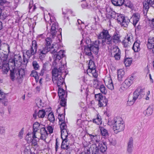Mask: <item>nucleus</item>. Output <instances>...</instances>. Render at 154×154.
I'll return each mask as SVG.
<instances>
[{
	"label": "nucleus",
	"mask_w": 154,
	"mask_h": 154,
	"mask_svg": "<svg viewBox=\"0 0 154 154\" xmlns=\"http://www.w3.org/2000/svg\"><path fill=\"white\" fill-rule=\"evenodd\" d=\"M98 40L95 41L90 45H87L84 49L85 53L90 58L93 57L91 51L97 54L99 48H103L106 44L111 43V38L108 30L103 29L98 36Z\"/></svg>",
	"instance_id": "nucleus-1"
},
{
	"label": "nucleus",
	"mask_w": 154,
	"mask_h": 154,
	"mask_svg": "<svg viewBox=\"0 0 154 154\" xmlns=\"http://www.w3.org/2000/svg\"><path fill=\"white\" fill-rule=\"evenodd\" d=\"M51 40L49 38H47L45 40V45L41 49L37 51V44L35 40L32 41V45L30 49L28 50H25V53L23 54V62L27 63L29 59L32 56H34L36 53L39 56L40 58L42 59L45 57V54L50 50L51 48L50 43Z\"/></svg>",
	"instance_id": "nucleus-2"
},
{
	"label": "nucleus",
	"mask_w": 154,
	"mask_h": 154,
	"mask_svg": "<svg viewBox=\"0 0 154 154\" xmlns=\"http://www.w3.org/2000/svg\"><path fill=\"white\" fill-rule=\"evenodd\" d=\"M52 79L54 83L57 84L59 87L58 95L59 98L66 97L67 93L65 94L64 90L60 88L64 83V78L67 73H66L65 67L63 65H61L57 69L54 68L52 71Z\"/></svg>",
	"instance_id": "nucleus-3"
},
{
	"label": "nucleus",
	"mask_w": 154,
	"mask_h": 154,
	"mask_svg": "<svg viewBox=\"0 0 154 154\" xmlns=\"http://www.w3.org/2000/svg\"><path fill=\"white\" fill-rule=\"evenodd\" d=\"M48 15L49 16L50 20L47 22V20L45 17V20L47 22V29L48 30V27H49V29L51 30L50 34L51 36L50 37H48L47 38H49L51 40V42L50 43L51 49L50 50L48 51H50L51 50L54 49L52 51L50 52L51 54H54L58 53L57 52L58 48H59L58 45L57 44L55 45V47H54V45L53 44L52 45H51V44L52 42V39L53 38L55 37L56 32H57V30L58 29V24L56 20L54 19L53 17H51L50 16V14L48 13Z\"/></svg>",
	"instance_id": "nucleus-4"
},
{
	"label": "nucleus",
	"mask_w": 154,
	"mask_h": 154,
	"mask_svg": "<svg viewBox=\"0 0 154 154\" xmlns=\"http://www.w3.org/2000/svg\"><path fill=\"white\" fill-rule=\"evenodd\" d=\"M108 123L109 125H113V130L116 134L124 130L125 125L124 121L119 117H115L111 121H109Z\"/></svg>",
	"instance_id": "nucleus-5"
},
{
	"label": "nucleus",
	"mask_w": 154,
	"mask_h": 154,
	"mask_svg": "<svg viewBox=\"0 0 154 154\" xmlns=\"http://www.w3.org/2000/svg\"><path fill=\"white\" fill-rule=\"evenodd\" d=\"M145 93L144 89H137L134 92L133 96H129L127 104L129 106L132 105L137 98L140 99L142 98Z\"/></svg>",
	"instance_id": "nucleus-6"
},
{
	"label": "nucleus",
	"mask_w": 154,
	"mask_h": 154,
	"mask_svg": "<svg viewBox=\"0 0 154 154\" xmlns=\"http://www.w3.org/2000/svg\"><path fill=\"white\" fill-rule=\"evenodd\" d=\"M10 71V78L12 81L15 79H21L25 74L24 70L23 69H16L14 68Z\"/></svg>",
	"instance_id": "nucleus-7"
},
{
	"label": "nucleus",
	"mask_w": 154,
	"mask_h": 154,
	"mask_svg": "<svg viewBox=\"0 0 154 154\" xmlns=\"http://www.w3.org/2000/svg\"><path fill=\"white\" fill-rule=\"evenodd\" d=\"M117 20L119 23L124 27H127L129 23V20L127 17L122 14H118L116 17Z\"/></svg>",
	"instance_id": "nucleus-8"
},
{
	"label": "nucleus",
	"mask_w": 154,
	"mask_h": 154,
	"mask_svg": "<svg viewBox=\"0 0 154 154\" xmlns=\"http://www.w3.org/2000/svg\"><path fill=\"white\" fill-rule=\"evenodd\" d=\"M111 56L114 57L115 60H119L121 57V51L117 46L113 47L111 50Z\"/></svg>",
	"instance_id": "nucleus-9"
},
{
	"label": "nucleus",
	"mask_w": 154,
	"mask_h": 154,
	"mask_svg": "<svg viewBox=\"0 0 154 154\" xmlns=\"http://www.w3.org/2000/svg\"><path fill=\"white\" fill-rule=\"evenodd\" d=\"M107 149L105 143H102L101 142L96 146L95 154H97L100 151L101 152H104Z\"/></svg>",
	"instance_id": "nucleus-10"
},
{
	"label": "nucleus",
	"mask_w": 154,
	"mask_h": 154,
	"mask_svg": "<svg viewBox=\"0 0 154 154\" xmlns=\"http://www.w3.org/2000/svg\"><path fill=\"white\" fill-rule=\"evenodd\" d=\"M133 140L132 137H131L127 142V152L129 154H131L133 150Z\"/></svg>",
	"instance_id": "nucleus-11"
},
{
	"label": "nucleus",
	"mask_w": 154,
	"mask_h": 154,
	"mask_svg": "<svg viewBox=\"0 0 154 154\" xmlns=\"http://www.w3.org/2000/svg\"><path fill=\"white\" fill-rule=\"evenodd\" d=\"M109 35L111 38V43L110 44H108V45H110V44H111L112 42L115 44H117L121 42L120 38L121 36L118 33L116 32H114L112 37L109 34Z\"/></svg>",
	"instance_id": "nucleus-12"
},
{
	"label": "nucleus",
	"mask_w": 154,
	"mask_h": 154,
	"mask_svg": "<svg viewBox=\"0 0 154 154\" xmlns=\"http://www.w3.org/2000/svg\"><path fill=\"white\" fill-rule=\"evenodd\" d=\"M65 51L62 50H60L58 53L54 54V62L56 63L57 61H59L64 56Z\"/></svg>",
	"instance_id": "nucleus-13"
},
{
	"label": "nucleus",
	"mask_w": 154,
	"mask_h": 154,
	"mask_svg": "<svg viewBox=\"0 0 154 154\" xmlns=\"http://www.w3.org/2000/svg\"><path fill=\"white\" fill-rule=\"evenodd\" d=\"M91 138V142L92 144H94L96 146L101 141H100V137L99 136L93 135L90 134Z\"/></svg>",
	"instance_id": "nucleus-14"
},
{
	"label": "nucleus",
	"mask_w": 154,
	"mask_h": 154,
	"mask_svg": "<svg viewBox=\"0 0 154 154\" xmlns=\"http://www.w3.org/2000/svg\"><path fill=\"white\" fill-rule=\"evenodd\" d=\"M106 85L109 89L112 90L114 89L113 82L110 77H108L104 81Z\"/></svg>",
	"instance_id": "nucleus-15"
},
{
	"label": "nucleus",
	"mask_w": 154,
	"mask_h": 154,
	"mask_svg": "<svg viewBox=\"0 0 154 154\" xmlns=\"http://www.w3.org/2000/svg\"><path fill=\"white\" fill-rule=\"evenodd\" d=\"M46 115V112L44 109L40 110L38 112L36 113L35 112L33 115V117L36 119L37 116L39 118H43Z\"/></svg>",
	"instance_id": "nucleus-16"
},
{
	"label": "nucleus",
	"mask_w": 154,
	"mask_h": 154,
	"mask_svg": "<svg viewBox=\"0 0 154 154\" xmlns=\"http://www.w3.org/2000/svg\"><path fill=\"white\" fill-rule=\"evenodd\" d=\"M40 134H41L40 139L42 140H45L48 136V134L45 128L43 127L41 128Z\"/></svg>",
	"instance_id": "nucleus-17"
},
{
	"label": "nucleus",
	"mask_w": 154,
	"mask_h": 154,
	"mask_svg": "<svg viewBox=\"0 0 154 154\" xmlns=\"http://www.w3.org/2000/svg\"><path fill=\"white\" fill-rule=\"evenodd\" d=\"M132 40V36L131 35H127L123 40L122 42L123 44L125 47H127L128 45V43L130 42H131Z\"/></svg>",
	"instance_id": "nucleus-18"
},
{
	"label": "nucleus",
	"mask_w": 154,
	"mask_h": 154,
	"mask_svg": "<svg viewBox=\"0 0 154 154\" xmlns=\"http://www.w3.org/2000/svg\"><path fill=\"white\" fill-rule=\"evenodd\" d=\"M140 17V15L138 13L134 14L132 15V18L133 19V24L134 26H135L136 24L139 21Z\"/></svg>",
	"instance_id": "nucleus-19"
},
{
	"label": "nucleus",
	"mask_w": 154,
	"mask_h": 154,
	"mask_svg": "<svg viewBox=\"0 0 154 154\" xmlns=\"http://www.w3.org/2000/svg\"><path fill=\"white\" fill-rule=\"evenodd\" d=\"M61 147L62 149L67 150L69 148V142L68 139L62 140Z\"/></svg>",
	"instance_id": "nucleus-20"
},
{
	"label": "nucleus",
	"mask_w": 154,
	"mask_h": 154,
	"mask_svg": "<svg viewBox=\"0 0 154 154\" xmlns=\"http://www.w3.org/2000/svg\"><path fill=\"white\" fill-rule=\"evenodd\" d=\"M39 124L37 122H35L33 125V132L32 133V135H33V137H35V135H37L36 132L38 130L39 128Z\"/></svg>",
	"instance_id": "nucleus-21"
},
{
	"label": "nucleus",
	"mask_w": 154,
	"mask_h": 154,
	"mask_svg": "<svg viewBox=\"0 0 154 154\" xmlns=\"http://www.w3.org/2000/svg\"><path fill=\"white\" fill-rule=\"evenodd\" d=\"M140 42L139 41H137L134 42L132 49L135 52H138L140 50Z\"/></svg>",
	"instance_id": "nucleus-22"
},
{
	"label": "nucleus",
	"mask_w": 154,
	"mask_h": 154,
	"mask_svg": "<svg viewBox=\"0 0 154 154\" xmlns=\"http://www.w3.org/2000/svg\"><path fill=\"white\" fill-rule=\"evenodd\" d=\"M125 72L123 69H121L117 71L118 79L119 81L122 80L125 76Z\"/></svg>",
	"instance_id": "nucleus-23"
},
{
	"label": "nucleus",
	"mask_w": 154,
	"mask_h": 154,
	"mask_svg": "<svg viewBox=\"0 0 154 154\" xmlns=\"http://www.w3.org/2000/svg\"><path fill=\"white\" fill-rule=\"evenodd\" d=\"M99 128L101 135L104 137V138H107L109 136L108 131L103 127H100Z\"/></svg>",
	"instance_id": "nucleus-24"
},
{
	"label": "nucleus",
	"mask_w": 154,
	"mask_h": 154,
	"mask_svg": "<svg viewBox=\"0 0 154 154\" xmlns=\"http://www.w3.org/2000/svg\"><path fill=\"white\" fill-rule=\"evenodd\" d=\"M108 102L107 99L105 97H103L98 102V105L99 107L105 106L107 105Z\"/></svg>",
	"instance_id": "nucleus-25"
},
{
	"label": "nucleus",
	"mask_w": 154,
	"mask_h": 154,
	"mask_svg": "<svg viewBox=\"0 0 154 154\" xmlns=\"http://www.w3.org/2000/svg\"><path fill=\"white\" fill-rule=\"evenodd\" d=\"M85 0H83V3L81 5L82 7L83 8H90L91 7H92L91 5L90 2L89 0H86L85 2H84Z\"/></svg>",
	"instance_id": "nucleus-26"
},
{
	"label": "nucleus",
	"mask_w": 154,
	"mask_h": 154,
	"mask_svg": "<svg viewBox=\"0 0 154 154\" xmlns=\"http://www.w3.org/2000/svg\"><path fill=\"white\" fill-rule=\"evenodd\" d=\"M62 13L64 15H66L67 19L69 20V17L70 14L72 15V16H75V13L72 12L71 10L69 9L66 10L65 11H64L62 9Z\"/></svg>",
	"instance_id": "nucleus-27"
},
{
	"label": "nucleus",
	"mask_w": 154,
	"mask_h": 154,
	"mask_svg": "<svg viewBox=\"0 0 154 154\" xmlns=\"http://www.w3.org/2000/svg\"><path fill=\"white\" fill-rule=\"evenodd\" d=\"M125 0H112L113 5L116 6H121L124 4Z\"/></svg>",
	"instance_id": "nucleus-28"
},
{
	"label": "nucleus",
	"mask_w": 154,
	"mask_h": 154,
	"mask_svg": "<svg viewBox=\"0 0 154 154\" xmlns=\"http://www.w3.org/2000/svg\"><path fill=\"white\" fill-rule=\"evenodd\" d=\"M5 55L3 52L1 53L0 52V69L2 66L5 64Z\"/></svg>",
	"instance_id": "nucleus-29"
},
{
	"label": "nucleus",
	"mask_w": 154,
	"mask_h": 154,
	"mask_svg": "<svg viewBox=\"0 0 154 154\" xmlns=\"http://www.w3.org/2000/svg\"><path fill=\"white\" fill-rule=\"evenodd\" d=\"M61 137L62 140L68 139L67 137L68 135V133L67 130H64L61 131Z\"/></svg>",
	"instance_id": "nucleus-30"
},
{
	"label": "nucleus",
	"mask_w": 154,
	"mask_h": 154,
	"mask_svg": "<svg viewBox=\"0 0 154 154\" xmlns=\"http://www.w3.org/2000/svg\"><path fill=\"white\" fill-rule=\"evenodd\" d=\"M32 135V137L33 138V139H32L31 138L30 140H32V145L34 146H36L38 144V141L40 140V138H39V137H38L37 135H35V137H33V135Z\"/></svg>",
	"instance_id": "nucleus-31"
},
{
	"label": "nucleus",
	"mask_w": 154,
	"mask_h": 154,
	"mask_svg": "<svg viewBox=\"0 0 154 154\" xmlns=\"http://www.w3.org/2000/svg\"><path fill=\"white\" fill-rule=\"evenodd\" d=\"M129 80V79H126L122 84V86L125 89L128 88L132 83L131 81H130Z\"/></svg>",
	"instance_id": "nucleus-32"
},
{
	"label": "nucleus",
	"mask_w": 154,
	"mask_h": 154,
	"mask_svg": "<svg viewBox=\"0 0 154 154\" xmlns=\"http://www.w3.org/2000/svg\"><path fill=\"white\" fill-rule=\"evenodd\" d=\"M132 59L130 58H127L125 59L124 63L126 66H129L132 63Z\"/></svg>",
	"instance_id": "nucleus-33"
},
{
	"label": "nucleus",
	"mask_w": 154,
	"mask_h": 154,
	"mask_svg": "<svg viewBox=\"0 0 154 154\" xmlns=\"http://www.w3.org/2000/svg\"><path fill=\"white\" fill-rule=\"evenodd\" d=\"M8 66L7 64H5L1 67V69H2V71L4 74H6L8 72Z\"/></svg>",
	"instance_id": "nucleus-34"
},
{
	"label": "nucleus",
	"mask_w": 154,
	"mask_h": 154,
	"mask_svg": "<svg viewBox=\"0 0 154 154\" xmlns=\"http://www.w3.org/2000/svg\"><path fill=\"white\" fill-rule=\"evenodd\" d=\"M22 60H16V61H12V63L13 65L17 67H18L21 66V64Z\"/></svg>",
	"instance_id": "nucleus-35"
},
{
	"label": "nucleus",
	"mask_w": 154,
	"mask_h": 154,
	"mask_svg": "<svg viewBox=\"0 0 154 154\" xmlns=\"http://www.w3.org/2000/svg\"><path fill=\"white\" fill-rule=\"evenodd\" d=\"M48 64L47 63H45L43 64L42 68L41 69L40 73V75H43L44 72L47 70V67Z\"/></svg>",
	"instance_id": "nucleus-36"
},
{
	"label": "nucleus",
	"mask_w": 154,
	"mask_h": 154,
	"mask_svg": "<svg viewBox=\"0 0 154 154\" xmlns=\"http://www.w3.org/2000/svg\"><path fill=\"white\" fill-rule=\"evenodd\" d=\"M48 120L52 122H54L55 118L54 114L52 112H50L48 114Z\"/></svg>",
	"instance_id": "nucleus-37"
},
{
	"label": "nucleus",
	"mask_w": 154,
	"mask_h": 154,
	"mask_svg": "<svg viewBox=\"0 0 154 154\" xmlns=\"http://www.w3.org/2000/svg\"><path fill=\"white\" fill-rule=\"evenodd\" d=\"M32 3L33 1H30L29 2V12H32L36 8L35 5H33L31 4H32Z\"/></svg>",
	"instance_id": "nucleus-38"
},
{
	"label": "nucleus",
	"mask_w": 154,
	"mask_h": 154,
	"mask_svg": "<svg viewBox=\"0 0 154 154\" xmlns=\"http://www.w3.org/2000/svg\"><path fill=\"white\" fill-rule=\"evenodd\" d=\"M145 112L146 115L147 116H149L152 114L153 109L151 107L149 106L145 111Z\"/></svg>",
	"instance_id": "nucleus-39"
},
{
	"label": "nucleus",
	"mask_w": 154,
	"mask_h": 154,
	"mask_svg": "<svg viewBox=\"0 0 154 154\" xmlns=\"http://www.w3.org/2000/svg\"><path fill=\"white\" fill-rule=\"evenodd\" d=\"M1 47L2 48V51H3L5 48H8V53L10 52V47L8 44L6 43H2Z\"/></svg>",
	"instance_id": "nucleus-40"
},
{
	"label": "nucleus",
	"mask_w": 154,
	"mask_h": 154,
	"mask_svg": "<svg viewBox=\"0 0 154 154\" xmlns=\"http://www.w3.org/2000/svg\"><path fill=\"white\" fill-rule=\"evenodd\" d=\"M99 89L101 92L102 93L105 94H106L107 92V91L106 87L104 85H100V87Z\"/></svg>",
	"instance_id": "nucleus-41"
},
{
	"label": "nucleus",
	"mask_w": 154,
	"mask_h": 154,
	"mask_svg": "<svg viewBox=\"0 0 154 154\" xmlns=\"http://www.w3.org/2000/svg\"><path fill=\"white\" fill-rule=\"evenodd\" d=\"M105 14L106 15H109L112 11H113V10L111 8L108 6L105 8Z\"/></svg>",
	"instance_id": "nucleus-42"
},
{
	"label": "nucleus",
	"mask_w": 154,
	"mask_h": 154,
	"mask_svg": "<svg viewBox=\"0 0 154 154\" xmlns=\"http://www.w3.org/2000/svg\"><path fill=\"white\" fill-rule=\"evenodd\" d=\"M88 67L89 69H92L95 68L94 63L91 59L89 60Z\"/></svg>",
	"instance_id": "nucleus-43"
},
{
	"label": "nucleus",
	"mask_w": 154,
	"mask_h": 154,
	"mask_svg": "<svg viewBox=\"0 0 154 154\" xmlns=\"http://www.w3.org/2000/svg\"><path fill=\"white\" fill-rule=\"evenodd\" d=\"M32 66L35 70H37L39 69V66L37 62L36 61H33L32 63Z\"/></svg>",
	"instance_id": "nucleus-44"
},
{
	"label": "nucleus",
	"mask_w": 154,
	"mask_h": 154,
	"mask_svg": "<svg viewBox=\"0 0 154 154\" xmlns=\"http://www.w3.org/2000/svg\"><path fill=\"white\" fill-rule=\"evenodd\" d=\"M150 6L149 4L147 2H145L143 4V8L144 11L146 12L148 11L149 7Z\"/></svg>",
	"instance_id": "nucleus-45"
},
{
	"label": "nucleus",
	"mask_w": 154,
	"mask_h": 154,
	"mask_svg": "<svg viewBox=\"0 0 154 154\" xmlns=\"http://www.w3.org/2000/svg\"><path fill=\"white\" fill-rule=\"evenodd\" d=\"M58 118L59 121V123L60 122H64L65 121L64 115L62 114L58 115Z\"/></svg>",
	"instance_id": "nucleus-46"
},
{
	"label": "nucleus",
	"mask_w": 154,
	"mask_h": 154,
	"mask_svg": "<svg viewBox=\"0 0 154 154\" xmlns=\"http://www.w3.org/2000/svg\"><path fill=\"white\" fill-rule=\"evenodd\" d=\"M59 124L60 125V128L61 131L63 130L64 129H67V126L64 122H60Z\"/></svg>",
	"instance_id": "nucleus-47"
},
{
	"label": "nucleus",
	"mask_w": 154,
	"mask_h": 154,
	"mask_svg": "<svg viewBox=\"0 0 154 154\" xmlns=\"http://www.w3.org/2000/svg\"><path fill=\"white\" fill-rule=\"evenodd\" d=\"M66 97H63L62 98H60L61 100L60 102V105L63 106H64L66 104V102L65 98Z\"/></svg>",
	"instance_id": "nucleus-48"
},
{
	"label": "nucleus",
	"mask_w": 154,
	"mask_h": 154,
	"mask_svg": "<svg viewBox=\"0 0 154 154\" xmlns=\"http://www.w3.org/2000/svg\"><path fill=\"white\" fill-rule=\"evenodd\" d=\"M5 97L3 98H0V100L1 101L2 104H3L5 106H6L7 105L8 103V100L7 99H5V96L4 94Z\"/></svg>",
	"instance_id": "nucleus-49"
},
{
	"label": "nucleus",
	"mask_w": 154,
	"mask_h": 154,
	"mask_svg": "<svg viewBox=\"0 0 154 154\" xmlns=\"http://www.w3.org/2000/svg\"><path fill=\"white\" fill-rule=\"evenodd\" d=\"M126 7H128L129 8H132L133 7V5L131 2L129 1L127 2H125L123 4Z\"/></svg>",
	"instance_id": "nucleus-50"
},
{
	"label": "nucleus",
	"mask_w": 154,
	"mask_h": 154,
	"mask_svg": "<svg viewBox=\"0 0 154 154\" xmlns=\"http://www.w3.org/2000/svg\"><path fill=\"white\" fill-rule=\"evenodd\" d=\"M37 75V72L35 70H33L32 71L31 73L30 74V76L35 77L36 81H37V80L38 79H37L36 78Z\"/></svg>",
	"instance_id": "nucleus-51"
},
{
	"label": "nucleus",
	"mask_w": 154,
	"mask_h": 154,
	"mask_svg": "<svg viewBox=\"0 0 154 154\" xmlns=\"http://www.w3.org/2000/svg\"><path fill=\"white\" fill-rule=\"evenodd\" d=\"M95 97L96 100L98 101L100 100V99L102 98H103V97L102 94L100 93L95 94Z\"/></svg>",
	"instance_id": "nucleus-52"
},
{
	"label": "nucleus",
	"mask_w": 154,
	"mask_h": 154,
	"mask_svg": "<svg viewBox=\"0 0 154 154\" xmlns=\"http://www.w3.org/2000/svg\"><path fill=\"white\" fill-rule=\"evenodd\" d=\"M36 104L39 107L44 106V103H42V101L41 99H38Z\"/></svg>",
	"instance_id": "nucleus-53"
},
{
	"label": "nucleus",
	"mask_w": 154,
	"mask_h": 154,
	"mask_svg": "<svg viewBox=\"0 0 154 154\" xmlns=\"http://www.w3.org/2000/svg\"><path fill=\"white\" fill-rule=\"evenodd\" d=\"M118 14L116 13L115 11H113L109 16L111 18L115 19L116 18Z\"/></svg>",
	"instance_id": "nucleus-54"
},
{
	"label": "nucleus",
	"mask_w": 154,
	"mask_h": 154,
	"mask_svg": "<svg viewBox=\"0 0 154 154\" xmlns=\"http://www.w3.org/2000/svg\"><path fill=\"white\" fill-rule=\"evenodd\" d=\"M17 60H22V58L21 56L19 54L15 55L14 56V59L12 60V61Z\"/></svg>",
	"instance_id": "nucleus-55"
},
{
	"label": "nucleus",
	"mask_w": 154,
	"mask_h": 154,
	"mask_svg": "<svg viewBox=\"0 0 154 154\" xmlns=\"http://www.w3.org/2000/svg\"><path fill=\"white\" fill-rule=\"evenodd\" d=\"M150 94V91H148L147 92H146L145 94L144 95L143 97H142L144 99L146 100H148L149 99V95Z\"/></svg>",
	"instance_id": "nucleus-56"
},
{
	"label": "nucleus",
	"mask_w": 154,
	"mask_h": 154,
	"mask_svg": "<svg viewBox=\"0 0 154 154\" xmlns=\"http://www.w3.org/2000/svg\"><path fill=\"white\" fill-rule=\"evenodd\" d=\"M149 25L151 28H154V18L151 20H149Z\"/></svg>",
	"instance_id": "nucleus-57"
},
{
	"label": "nucleus",
	"mask_w": 154,
	"mask_h": 154,
	"mask_svg": "<svg viewBox=\"0 0 154 154\" xmlns=\"http://www.w3.org/2000/svg\"><path fill=\"white\" fill-rule=\"evenodd\" d=\"M93 122L98 125H101L102 124L101 120H96V119H93Z\"/></svg>",
	"instance_id": "nucleus-58"
},
{
	"label": "nucleus",
	"mask_w": 154,
	"mask_h": 154,
	"mask_svg": "<svg viewBox=\"0 0 154 154\" xmlns=\"http://www.w3.org/2000/svg\"><path fill=\"white\" fill-rule=\"evenodd\" d=\"M9 3L7 2L6 0H0V5H8Z\"/></svg>",
	"instance_id": "nucleus-59"
},
{
	"label": "nucleus",
	"mask_w": 154,
	"mask_h": 154,
	"mask_svg": "<svg viewBox=\"0 0 154 154\" xmlns=\"http://www.w3.org/2000/svg\"><path fill=\"white\" fill-rule=\"evenodd\" d=\"M23 128L19 132L18 134V137L20 139L22 138L23 135Z\"/></svg>",
	"instance_id": "nucleus-60"
},
{
	"label": "nucleus",
	"mask_w": 154,
	"mask_h": 154,
	"mask_svg": "<svg viewBox=\"0 0 154 154\" xmlns=\"http://www.w3.org/2000/svg\"><path fill=\"white\" fill-rule=\"evenodd\" d=\"M147 46L149 49H151L154 46V43H148Z\"/></svg>",
	"instance_id": "nucleus-61"
},
{
	"label": "nucleus",
	"mask_w": 154,
	"mask_h": 154,
	"mask_svg": "<svg viewBox=\"0 0 154 154\" xmlns=\"http://www.w3.org/2000/svg\"><path fill=\"white\" fill-rule=\"evenodd\" d=\"M47 130L49 134H51L53 132V129L51 126H48L47 127Z\"/></svg>",
	"instance_id": "nucleus-62"
},
{
	"label": "nucleus",
	"mask_w": 154,
	"mask_h": 154,
	"mask_svg": "<svg viewBox=\"0 0 154 154\" xmlns=\"http://www.w3.org/2000/svg\"><path fill=\"white\" fill-rule=\"evenodd\" d=\"M5 133V128L3 126H0V133L1 134H3Z\"/></svg>",
	"instance_id": "nucleus-63"
},
{
	"label": "nucleus",
	"mask_w": 154,
	"mask_h": 154,
	"mask_svg": "<svg viewBox=\"0 0 154 154\" xmlns=\"http://www.w3.org/2000/svg\"><path fill=\"white\" fill-rule=\"evenodd\" d=\"M150 6H153L152 5L154 4V0H147V2Z\"/></svg>",
	"instance_id": "nucleus-64"
}]
</instances>
